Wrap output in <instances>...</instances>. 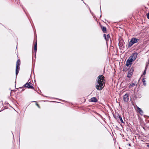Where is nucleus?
<instances>
[{
    "label": "nucleus",
    "instance_id": "17",
    "mask_svg": "<svg viewBox=\"0 0 149 149\" xmlns=\"http://www.w3.org/2000/svg\"><path fill=\"white\" fill-rule=\"evenodd\" d=\"M142 81L143 82V84L144 85H146V81L144 78H143L142 79Z\"/></svg>",
    "mask_w": 149,
    "mask_h": 149
},
{
    "label": "nucleus",
    "instance_id": "12",
    "mask_svg": "<svg viewBox=\"0 0 149 149\" xmlns=\"http://www.w3.org/2000/svg\"><path fill=\"white\" fill-rule=\"evenodd\" d=\"M37 49V42H36L34 44V50L35 52H36Z\"/></svg>",
    "mask_w": 149,
    "mask_h": 149
},
{
    "label": "nucleus",
    "instance_id": "3",
    "mask_svg": "<svg viewBox=\"0 0 149 149\" xmlns=\"http://www.w3.org/2000/svg\"><path fill=\"white\" fill-rule=\"evenodd\" d=\"M32 84L31 82L26 83L23 86V87H26L28 88H31L34 89V87L31 86Z\"/></svg>",
    "mask_w": 149,
    "mask_h": 149
},
{
    "label": "nucleus",
    "instance_id": "8",
    "mask_svg": "<svg viewBox=\"0 0 149 149\" xmlns=\"http://www.w3.org/2000/svg\"><path fill=\"white\" fill-rule=\"evenodd\" d=\"M104 37L106 41L109 40L110 38V35L109 34H108L106 35L105 34H104Z\"/></svg>",
    "mask_w": 149,
    "mask_h": 149
},
{
    "label": "nucleus",
    "instance_id": "2",
    "mask_svg": "<svg viewBox=\"0 0 149 149\" xmlns=\"http://www.w3.org/2000/svg\"><path fill=\"white\" fill-rule=\"evenodd\" d=\"M139 41V39L135 38H133L131 39L128 45V47H131L134 43H137Z\"/></svg>",
    "mask_w": 149,
    "mask_h": 149
},
{
    "label": "nucleus",
    "instance_id": "4",
    "mask_svg": "<svg viewBox=\"0 0 149 149\" xmlns=\"http://www.w3.org/2000/svg\"><path fill=\"white\" fill-rule=\"evenodd\" d=\"M137 55L138 54L137 53H134L132 54L129 58L131 59L133 61H134L136 59Z\"/></svg>",
    "mask_w": 149,
    "mask_h": 149
},
{
    "label": "nucleus",
    "instance_id": "6",
    "mask_svg": "<svg viewBox=\"0 0 149 149\" xmlns=\"http://www.w3.org/2000/svg\"><path fill=\"white\" fill-rule=\"evenodd\" d=\"M123 100L124 102H127L129 101V95L127 93L125 94L123 97Z\"/></svg>",
    "mask_w": 149,
    "mask_h": 149
},
{
    "label": "nucleus",
    "instance_id": "1",
    "mask_svg": "<svg viewBox=\"0 0 149 149\" xmlns=\"http://www.w3.org/2000/svg\"><path fill=\"white\" fill-rule=\"evenodd\" d=\"M105 78L102 75L99 76L96 80V88L97 90L100 91L104 86Z\"/></svg>",
    "mask_w": 149,
    "mask_h": 149
},
{
    "label": "nucleus",
    "instance_id": "7",
    "mask_svg": "<svg viewBox=\"0 0 149 149\" xmlns=\"http://www.w3.org/2000/svg\"><path fill=\"white\" fill-rule=\"evenodd\" d=\"M132 61H133L131 59H130L129 58L126 61V65L127 66H129L130 65L131 66L132 64Z\"/></svg>",
    "mask_w": 149,
    "mask_h": 149
},
{
    "label": "nucleus",
    "instance_id": "11",
    "mask_svg": "<svg viewBox=\"0 0 149 149\" xmlns=\"http://www.w3.org/2000/svg\"><path fill=\"white\" fill-rule=\"evenodd\" d=\"M91 101L92 102H97V100L96 97H93L91 99Z\"/></svg>",
    "mask_w": 149,
    "mask_h": 149
},
{
    "label": "nucleus",
    "instance_id": "9",
    "mask_svg": "<svg viewBox=\"0 0 149 149\" xmlns=\"http://www.w3.org/2000/svg\"><path fill=\"white\" fill-rule=\"evenodd\" d=\"M19 69V66H18L17 65H16V77L17 76V74H18Z\"/></svg>",
    "mask_w": 149,
    "mask_h": 149
},
{
    "label": "nucleus",
    "instance_id": "5",
    "mask_svg": "<svg viewBox=\"0 0 149 149\" xmlns=\"http://www.w3.org/2000/svg\"><path fill=\"white\" fill-rule=\"evenodd\" d=\"M134 71V69L132 68L130 69V70L128 71L127 73V77L129 78H130L131 77Z\"/></svg>",
    "mask_w": 149,
    "mask_h": 149
},
{
    "label": "nucleus",
    "instance_id": "20",
    "mask_svg": "<svg viewBox=\"0 0 149 149\" xmlns=\"http://www.w3.org/2000/svg\"><path fill=\"white\" fill-rule=\"evenodd\" d=\"M146 73V70H145L144 71V72H143V75H145V74Z\"/></svg>",
    "mask_w": 149,
    "mask_h": 149
},
{
    "label": "nucleus",
    "instance_id": "18",
    "mask_svg": "<svg viewBox=\"0 0 149 149\" xmlns=\"http://www.w3.org/2000/svg\"><path fill=\"white\" fill-rule=\"evenodd\" d=\"M147 18L149 19V13L147 14Z\"/></svg>",
    "mask_w": 149,
    "mask_h": 149
},
{
    "label": "nucleus",
    "instance_id": "15",
    "mask_svg": "<svg viewBox=\"0 0 149 149\" xmlns=\"http://www.w3.org/2000/svg\"><path fill=\"white\" fill-rule=\"evenodd\" d=\"M102 30L103 32L106 31L107 30L106 28L104 26H103L102 27Z\"/></svg>",
    "mask_w": 149,
    "mask_h": 149
},
{
    "label": "nucleus",
    "instance_id": "21",
    "mask_svg": "<svg viewBox=\"0 0 149 149\" xmlns=\"http://www.w3.org/2000/svg\"><path fill=\"white\" fill-rule=\"evenodd\" d=\"M36 105L39 107V108H40V106L39 105V104H36Z\"/></svg>",
    "mask_w": 149,
    "mask_h": 149
},
{
    "label": "nucleus",
    "instance_id": "22",
    "mask_svg": "<svg viewBox=\"0 0 149 149\" xmlns=\"http://www.w3.org/2000/svg\"><path fill=\"white\" fill-rule=\"evenodd\" d=\"M147 146L148 147V148H149V144L147 145Z\"/></svg>",
    "mask_w": 149,
    "mask_h": 149
},
{
    "label": "nucleus",
    "instance_id": "14",
    "mask_svg": "<svg viewBox=\"0 0 149 149\" xmlns=\"http://www.w3.org/2000/svg\"><path fill=\"white\" fill-rule=\"evenodd\" d=\"M20 64V61L19 59H18L17 60L16 63V65L18 66H19Z\"/></svg>",
    "mask_w": 149,
    "mask_h": 149
},
{
    "label": "nucleus",
    "instance_id": "10",
    "mask_svg": "<svg viewBox=\"0 0 149 149\" xmlns=\"http://www.w3.org/2000/svg\"><path fill=\"white\" fill-rule=\"evenodd\" d=\"M137 109L139 113L141 115H143V112L141 109L138 107H137Z\"/></svg>",
    "mask_w": 149,
    "mask_h": 149
},
{
    "label": "nucleus",
    "instance_id": "19",
    "mask_svg": "<svg viewBox=\"0 0 149 149\" xmlns=\"http://www.w3.org/2000/svg\"><path fill=\"white\" fill-rule=\"evenodd\" d=\"M123 40H122V39H121L119 41V43H120V42L121 43H122V42H123Z\"/></svg>",
    "mask_w": 149,
    "mask_h": 149
},
{
    "label": "nucleus",
    "instance_id": "23",
    "mask_svg": "<svg viewBox=\"0 0 149 149\" xmlns=\"http://www.w3.org/2000/svg\"><path fill=\"white\" fill-rule=\"evenodd\" d=\"M129 146H130V144H129Z\"/></svg>",
    "mask_w": 149,
    "mask_h": 149
},
{
    "label": "nucleus",
    "instance_id": "16",
    "mask_svg": "<svg viewBox=\"0 0 149 149\" xmlns=\"http://www.w3.org/2000/svg\"><path fill=\"white\" fill-rule=\"evenodd\" d=\"M135 86V84L134 83H133L131 84H130L129 85V88H131L132 87H134Z\"/></svg>",
    "mask_w": 149,
    "mask_h": 149
},
{
    "label": "nucleus",
    "instance_id": "13",
    "mask_svg": "<svg viewBox=\"0 0 149 149\" xmlns=\"http://www.w3.org/2000/svg\"><path fill=\"white\" fill-rule=\"evenodd\" d=\"M118 118L120 120V121L121 123H124V122H123V121L122 119V117L121 116H120L119 115H118Z\"/></svg>",
    "mask_w": 149,
    "mask_h": 149
}]
</instances>
